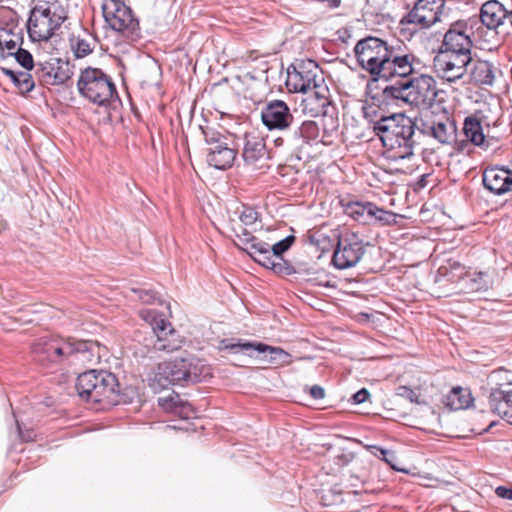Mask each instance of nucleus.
Here are the masks:
<instances>
[{"label":"nucleus","mask_w":512,"mask_h":512,"mask_svg":"<svg viewBox=\"0 0 512 512\" xmlns=\"http://www.w3.org/2000/svg\"><path fill=\"white\" fill-rule=\"evenodd\" d=\"M158 404L164 411L172 413L181 419H189L195 414L192 405L183 400L177 393L167 397H159Z\"/></svg>","instance_id":"nucleus-29"},{"label":"nucleus","mask_w":512,"mask_h":512,"mask_svg":"<svg viewBox=\"0 0 512 512\" xmlns=\"http://www.w3.org/2000/svg\"><path fill=\"white\" fill-rule=\"evenodd\" d=\"M4 37V33L2 32V34H0V50L3 51V47H2V38Z\"/></svg>","instance_id":"nucleus-54"},{"label":"nucleus","mask_w":512,"mask_h":512,"mask_svg":"<svg viewBox=\"0 0 512 512\" xmlns=\"http://www.w3.org/2000/svg\"><path fill=\"white\" fill-rule=\"evenodd\" d=\"M477 24L478 20L476 18L452 23L443 36L439 50L472 55L473 41L471 34Z\"/></svg>","instance_id":"nucleus-17"},{"label":"nucleus","mask_w":512,"mask_h":512,"mask_svg":"<svg viewBox=\"0 0 512 512\" xmlns=\"http://www.w3.org/2000/svg\"><path fill=\"white\" fill-rule=\"evenodd\" d=\"M1 32L4 33V37L2 38V47L3 50L6 49L9 51V55H14V50L17 47V40L14 39H8V37L11 35V30L6 28H1Z\"/></svg>","instance_id":"nucleus-45"},{"label":"nucleus","mask_w":512,"mask_h":512,"mask_svg":"<svg viewBox=\"0 0 512 512\" xmlns=\"http://www.w3.org/2000/svg\"><path fill=\"white\" fill-rule=\"evenodd\" d=\"M471 57L459 52L439 50L433 58L434 72L442 80L455 83L467 74Z\"/></svg>","instance_id":"nucleus-16"},{"label":"nucleus","mask_w":512,"mask_h":512,"mask_svg":"<svg viewBox=\"0 0 512 512\" xmlns=\"http://www.w3.org/2000/svg\"><path fill=\"white\" fill-rule=\"evenodd\" d=\"M463 132L467 140L475 146H486L482 124L478 118L474 116L466 117L463 124Z\"/></svg>","instance_id":"nucleus-32"},{"label":"nucleus","mask_w":512,"mask_h":512,"mask_svg":"<svg viewBox=\"0 0 512 512\" xmlns=\"http://www.w3.org/2000/svg\"><path fill=\"white\" fill-rule=\"evenodd\" d=\"M354 54L358 64L374 81L388 82L395 76H405L419 66V58L403 44L390 45L387 41L367 36L360 39Z\"/></svg>","instance_id":"nucleus-1"},{"label":"nucleus","mask_w":512,"mask_h":512,"mask_svg":"<svg viewBox=\"0 0 512 512\" xmlns=\"http://www.w3.org/2000/svg\"><path fill=\"white\" fill-rule=\"evenodd\" d=\"M490 411L507 421L512 407V383L497 384L488 395Z\"/></svg>","instance_id":"nucleus-23"},{"label":"nucleus","mask_w":512,"mask_h":512,"mask_svg":"<svg viewBox=\"0 0 512 512\" xmlns=\"http://www.w3.org/2000/svg\"><path fill=\"white\" fill-rule=\"evenodd\" d=\"M14 56L17 60V62L24 67L27 70H31L35 67L32 54L22 48H19L15 53Z\"/></svg>","instance_id":"nucleus-42"},{"label":"nucleus","mask_w":512,"mask_h":512,"mask_svg":"<svg viewBox=\"0 0 512 512\" xmlns=\"http://www.w3.org/2000/svg\"><path fill=\"white\" fill-rule=\"evenodd\" d=\"M322 83L323 72L314 60H301L287 70L286 87L290 92L307 93Z\"/></svg>","instance_id":"nucleus-12"},{"label":"nucleus","mask_w":512,"mask_h":512,"mask_svg":"<svg viewBox=\"0 0 512 512\" xmlns=\"http://www.w3.org/2000/svg\"><path fill=\"white\" fill-rule=\"evenodd\" d=\"M444 5L445 0H417L399 24L411 33L427 29L440 21Z\"/></svg>","instance_id":"nucleus-10"},{"label":"nucleus","mask_w":512,"mask_h":512,"mask_svg":"<svg viewBox=\"0 0 512 512\" xmlns=\"http://www.w3.org/2000/svg\"><path fill=\"white\" fill-rule=\"evenodd\" d=\"M497 68L493 62L471 57L468 71L470 81L478 86H493Z\"/></svg>","instance_id":"nucleus-25"},{"label":"nucleus","mask_w":512,"mask_h":512,"mask_svg":"<svg viewBox=\"0 0 512 512\" xmlns=\"http://www.w3.org/2000/svg\"><path fill=\"white\" fill-rule=\"evenodd\" d=\"M77 88L82 97L98 106L108 105L113 98H118L112 78L99 68L81 70Z\"/></svg>","instance_id":"nucleus-7"},{"label":"nucleus","mask_w":512,"mask_h":512,"mask_svg":"<svg viewBox=\"0 0 512 512\" xmlns=\"http://www.w3.org/2000/svg\"><path fill=\"white\" fill-rule=\"evenodd\" d=\"M295 119L290 107L283 100H270L261 109L263 125L269 131H279L282 135L292 130Z\"/></svg>","instance_id":"nucleus-21"},{"label":"nucleus","mask_w":512,"mask_h":512,"mask_svg":"<svg viewBox=\"0 0 512 512\" xmlns=\"http://www.w3.org/2000/svg\"><path fill=\"white\" fill-rule=\"evenodd\" d=\"M310 395L312 398L319 400L324 398L325 392L324 389L319 385H314L310 389Z\"/></svg>","instance_id":"nucleus-50"},{"label":"nucleus","mask_w":512,"mask_h":512,"mask_svg":"<svg viewBox=\"0 0 512 512\" xmlns=\"http://www.w3.org/2000/svg\"><path fill=\"white\" fill-rule=\"evenodd\" d=\"M471 279L474 283L473 289L475 290H487L491 285V280L486 272H478Z\"/></svg>","instance_id":"nucleus-43"},{"label":"nucleus","mask_w":512,"mask_h":512,"mask_svg":"<svg viewBox=\"0 0 512 512\" xmlns=\"http://www.w3.org/2000/svg\"><path fill=\"white\" fill-rule=\"evenodd\" d=\"M397 395L408 399L411 403H420L418 394L408 386H399L397 388Z\"/></svg>","instance_id":"nucleus-47"},{"label":"nucleus","mask_w":512,"mask_h":512,"mask_svg":"<svg viewBox=\"0 0 512 512\" xmlns=\"http://www.w3.org/2000/svg\"><path fill=\"white\" fill-rule=\"evenodd\" d=\"M473 402L470 390L462 387H454L447 395L446 405L451 410H462L468 408Z\"/></svg>","instance_id":"nucleus-33"},{"label":"nucleus","mask_w":512,"mask_h":512,"mask_svg":"<svg viewBox=\"0 0 512 512\" xmlns=\"http://www.w3.org/2000/svg\"><path fill=\"white\" fill-rule=\"evenodd\" d=\"M508 17V8L501 2L497 0L485 2L480 8L479 16L474 17L478 20V24L475 26L477 34L481 36L484 28H486L504 39L508 34L506 30Z\"/></svg>","instance_id":"nucleus-19"},{"label":"nucleus","mask_w":512,"mask_h":512,"mask_svg":"<svg viewBox=\"0 0 512 512\" xmlns=\"http://www.w3.org/2000/svg\"><path fill=\"white\" fill-rule=\"evenodd\" d=\"M510 176L512 177V171L510 170Z\"/></svg>","instance_id":"nucleus-55"},{"label":"nucleus","mask_w":512,"mask_h":512,"mask_svg":"<svg viewBox=\"0 0 512 512\" xmlns=\"http://www.w3.org/2000/svg\"><path fill=\"white\" fill-rule=\"evenodd\" d=\"M67 18V11L58 0H37L27 23L33 41H47Z\"/></svg>","instance_id":"nucleus-5"},{"label":"nucleus","mask_w":512,"mask_h":512,"mask_svg":"<svg viewBox=\"0 0 512 512\" xmlns=\"http://www.w3.org/2000/svg\"><path fill=\"white\" fill-rule=\"evenodd\" d=\"M365 448L375 457L382 459L386 464H388L394 470H397V471L399 470L394 464L397 457L393 451L384 449L377 445H366Z\"/></svg>","instance_id":"nucleus-39"},{"label":"nucleus","mask_w":512,"mask_h":512,"mask_svg":"<svg viewBox=\"0 0 512 512\" xmlns=\"http://www.w3.org/2000/svg\"><path fill=\"white\" fill-rule=\"evenodd\" d=\"M102 12L108 26L127 42L133 43L140 39L139 21L123 0H103Z\"/></svg>","instance_id":"nucleus-8"},{"label":"nucleus","mask_w":512,"mask_h":512,"mask_svg":"<svg viewBox=\"0 0 512 512\" xmlns=\"http://www.w3.org/2000/svg\"><path fill=\"white\" fill-rule=\"evenodd\" d=\"M258 219V212L251 207H244L243 211L240 214V220L245 225H252Z\"/></svg>","instance_id":"nucleus-46"},{"label":"nucleus","mask_w":512,"mask_h":512,"mask_svg":"<svg viewBox=\"0 0 512 512\" xmlns=\"http://www.w3.org/2000/svg\"><path fill=\"white\" fill-rule=\"evenodd\" d=\"M73 71L68 61L51 57L35 64V76L43 86L64 85L71 79Z\"/></svg>","instance_id":"nucleus-22"},{"label":"nucleus","mask_w":512,"mask_h":512,"mask_svg":"<svg viewBox=\"0 0 512 512\" xmlns=\"http://www.w3.org/2000/svg\"><path fill=\"white\" fill-rule=\"evenodd\" d=\"M314 91L305 100V110H309L312 116H325L328 107L331 104L329 99V89L322 83L313 89Z\"/></svg>","instance_id":"nucleus-28"},{"label":"nucleus","mask_w":512,"mask_h":512,"mask_svg":"<svg viewBox=\"0 0 512 512\" xmlns=\"http://www.w3.org/2000/svg\"><path fill=\"white\" fill-rule=\"evenodd\" d=\"M221 350L231 353H244L250 357L255 352L262 354V360L270 365L282 366L289 364L290 354L280 347L270 346L264 343L244 341L241 339H223L220 342Z\"/></svg>","instance_id":"nucleus-11"},{"label":"nucleus","mask_w":512,"mask_h":512,"mask_svg":"<svg viewBox=\"0 0 512 512\" xmlns=\"http://www.w3.org/2000/svg\"><path fill=\"white\" fill-rule=\"evenodd\" d=\"M496 424H497V422H496V421L491 420V421L489 422L488 426H487L486 428H484L482 431H483V432H489V431L492 429V427H493V426H495Z\"/></svg>","instance_id":"nucleus-51"},{"label":"nucleus","mask_w":512,"mask_h":512,"mask_svg":"<svg viewBox=\"0 0 512 512\" xmlns=\"http://www.w3.org/2000/svg\"><path fill=\"white\" fill-rule=\"evenodd\" d=\"M76 389L78 395L87 401L112 405L117 403L119 382L111 372L90 370L78 376Z\"/></svg>","instance_id":"nucleus-6"},{"label":"nucleus","mask_w":512,"mask_h":512,"mask_svg":"<svg viewBox=\"0 0 512 512\" xmlns=\"http://www.w3.org/2000/svg\"><path fill=\"white\" fill-rule=\"evenodd\" d=\"M242 157L247 165H257L267 159L268 152L264 138L256 133H246Z\"/></svg>","instance_id":"nucleus-26"},{"label":"nucleus","mask_w":512,"mask_h":512,"mask_svg":"<svg viewBox=\"0 0 512 512\" xmlns=\"http://www.w3.org/2000/svg\"><path fill=\"white\" fill-rule=\"evenodd\" d=\"M507 422L512 424V406H511L509 417L507 418Z\"/></svg>","instance_id":"nucleus-53"},{"label":"nucleus","mask_w":512,"mask_h":512,"mask_svg":"<svg viewBox=\"0 0 512 512\" xmlns=\"http://www.w3.org/2000/svg\"><path fill=\"white\" fill-rule=\"evenodd\" d=\"M1 71L11 79L13 84L19 89L20 93L26 94L34 89L35 82L30 73L24 71L15 72L10 68L5 67H1Z\"/></svg>","instance_id":"nucleus-34"},{"label":"nucleus","mask_w":512,"mask_h":512,"mask_svg":"<svg viewBox=\"0 0 512 512\" xmlns=\"http://www.w3.org/2000/svg\"><path fill=\"white\" fill-rule=\"evenodd\" d=\"M366 252V244L355 233L339 235L331 262L338 270L355 267Z\"/></svg>","instance_id":"nucleus-15"},{"label":"nucleus","mask_w":512,"mask_h":512,"mask_svg":"<svg viewBox=\"0 0 512 512\" xmlns=\"http://www.w3.org/2000/svg\"><path fill=\"white\" fill-rule=\"evenodd\" d=\"M419 126L403 113L382 116L373 122V131L383 146L388 157L394 160L408 159L414 155V150L420 145Z\"/></svg>","instance_id":"nucleus-2"},{"label":"nucleus","mask_w":512,"mask_h":512,"mask_svg":"<svg viewBox=\"0 0 512 512\" xmlns=\"http://www.w3.org/2000/svg\"><path fill=\"white\" fill-rule=\"evenodd\" d=\"M141 316L149 323L156 336L153 345L156 351L171 353L181 348L182 339L180 335L172 327L171 323L164 318L163 314L149 309L141 311Z\"/></svg>","instance_id":"nucleus-13"},{"label":"nucleus","mask_w":512,"mask_h":512,"mask_svg":"<svg viewBox=\"0 0 512 512\" xmlns=\"http://www.w3.org/2000/svg\"><path fill=\"white\" fill-rule=\"evenodd\" d=\"M484 187L496 195L512 191L510 170L504 167H487L482 175Z\"/></svg>","instance_id":"nucleus-24"},{"label":"nucleus","mask_w":512,"mask_h":512,"mask_svg":"<svg viewBox=\"0 0 512 512\" xmlns=\"http://www.w3.org/2000/svg\"><path fill=\"white\" fill-rule=\"evenodd\" d=\"M372 202H350L345 208V212L348 216L352 217L356 221H362L364 223L369 221L370 206Z\"/></svg>","instance_id":"nucleus-36"},{"label":"nucleus","mask_w":512,"mask_h":512,"mask_svg":"<svg viewBox=\"0 0 512 512\" xmlns=\"http://www.w3.org/2000/svg\"><path fill=\"white\" fill-rule=\"evenodd\" d=\"M208 375L206 366L196 357L187 356L159 363L153 386L161 389L171 385H188L202 381Z\"/></svg>","instance_id":"nucleus-4"},{"label":"nucleus","mask_w":512,"mask_h":512,"mask_svg":"<svg viewBox=\"0 0 512 512\" xmlns=\"http://www.w3.org/2000/svg\"><path fill=\"white\" fill-rule=\"evenodd\" d=\"M418 130L421 135L431 136L440 144L448 145L456 140L455 121L447 115H433L431 110L421 115Z\"/></svg>","instance_id":"nucleus-20"},{"label":"nucleus","mask_w":512,"mask_h":512,"mask_svg":"<svg viewBox=\"0 0 512 512\" xmlns=\"http://www.w3.org/2000/svg\"><path fill=\"white\" fill-rule=\"evenodd\" d=\"M238 238L242 245L241 249L261 266L271 269L277 274L291 275L295 273L294 267L287 261H276L270 244L251 235L247 230H244L243 235Z\"/></svg>","instance_id":"nucleus-9"},{"label":"nucleus","mask_w":512,"mask_h":512,"mask_svg":"<svg viewBox=\"0 0 512 512\" xmlns=\"http://www.w3.org/2000/svg\"><path fill=\"white\" fill-rule=\"evenodd\" d=\"M370 208L369 220L371 223H379L381 225H392L396 223L397 215L394 212L384 210L372 203Z\"/></svg>","instance_id":"nucleus-37"},{"label":"nucleus","mask_w":512,"mask_h":512,"mask_svg":"<svg viewBox=\"0 0 512 512\" xmlns=\"http://www.w3.org/2000/svg\"><path fill=\"white\" fill-rule=\"evenodd\" d=\"M320 135L318 124L312 120L299 123L296 119L292 130L286 135L276 137L273 142L275 147L284 148L288 152H299L305 145L317 141Z\"/></svg>","instance_id":"nucleus-18"},{"label":"nucleus","mask_w":512,"mask_h":512,"mask_svg":"<svg viewBox=\"0 0 512 512\" xmlns=\"http://www.w3.org/2000/svg\"><path fill=\"white\" fill-rule=\"evenodd\" d=\"M133 293L145 304H155L160 302V295L151 289L132 288Z\"/></svg>","instance_id":"nucleus-41"},{"label":"nucleus","mask_w":512,"mask_h":512,"mask_svg":"<svg viewBox=\"0 0 512 512\" xmlns=\"http://www.w3.org/2000/svg\"><path fill=\"white\" fill-rule=\"evenodd\" d=\"M423 67L419 59V66L405 76H395V79L389 80L386 86L382 88V94L385 100H402L405 103L416 107L431 106L435 101L436 81L427 74H418Z\"/></svg>","instance_id":"nucleus-3"},{"label":"nucleus","mask_w":512,"mask_h":512,"mask_svg":"<svg viewBox=\"0 0 512 512\" xmlns=\"http://www.w3.org/2000/svg\"><path fill=\"white\" fill-rule=\"evenodd\" d=\"M99 350L100 346L96 342L54 337V350L52 351L54 366L71 361L73 358L91 361L94 356L100 357Z\"/></svg>","instance_id":"nucleus-14"},{"label":"nucleus","mask_w":512,"mask_h":512,"mask_svg":"<svg viewBox=\"0 0 512 512\" xmlns=\"http://www.w3.org/2000/svg\"><path fill=\"white\" fill-rule=\"evenodd\" d=\"M370 396L369 391L366 388H362L352 396V401L355 404H361L365 402Z\"/></svg>","instance_id":"nucleus-48"},{"label":"nucleus","mask_w":512,"mask_h":512,"mask_svg":"<svg viewBox=\"0 0 512 512\" xmlns=\"http://www.w3.org/2000/svg\"><path fill=\"white\" fill-rule=\"evenodd\" d=\"M201 131L204 136L205 142L209 146L208 148H215L227 144V137L220 133L213 127L210 126H201Z\"/></svg>","instance_id":"nucleus-38"},{"label":"nucleus","mask_w":512,"mask_h":512,"mask_svg":"<svg viewBox=\"0 0 512 512\" xmlns=\"http://www.w3.org/2000/svg\"><path fill=\"white\" fill-rule=\"evenodd\" d=\"M83 36L78 35L71 39V47L77 58H83L89 55L96 45V38L84 31Z\"/></svg>","instance_id":"nucleus-35"},{"label":"nucleus","mask_w":512,"mask_h":512,"mask_svg":"<svg viewBox=\"0 0 512 512\" xmlns=\"http://www.w3.org/2000/svg\"><path fill=\"white\" fill-rule=\"evenodd\" d=\"M53 350L54 336L40 337L32 345L35 361L46 368L54 366Z\"/></svg>","instance_id":"nucleus-31"},{"label":"nucleus","mask_w":512,"mask_h":512,"mask_svg":"<svg viewBox=\"0 0 512 512\" xmlns=\"http://www.w3.org/2000/svg\"><path fill=\"white\" fill-rule=\"evenodd\" d=\"M495 494L500 498L512 500V486H498L495 489Z\"/></svg>","instance_id":"nucleus-49"},{"label":"nucleus","mask_w":512,"mask_h":512,"mask_svg":"<svg viewBox=\"0 0 512 512\" xmlns=\"http://www.w3.org/2000/svg\"><path fill=\"white\" fill-rule=\"evenodd\" d=\"M295 239L296 238L294 235H288L277 243L270 245V249L276 261H285L283 254L290 249V247L295 242Z\"/></svg>","instance_id":"nucleus-40"},{"label":"nucleus","mask_w":512,"mask_h":512,"mask_svg":"<svg viewBox=\"0 0 512 512\" xmlns=\"http://www.w3.org/2000/svg\"><path fill=\"white\" fill-rule=\"evenodd\" d=\"M335 463L338 466H347L352 463L353 468L350 473L351 486H357V483H365L369 477V463L363 459L355 458L352 452H343L337 455Z\"/></svg>","instance_id":"nucleus-27"},{"label":"nucleus","mask_w":512,"mask_h":512,"mask_svg":"<svg viewBox=\"0 0 512 512\" xmlns=\"http://www.w3.org/2000/svg\"><path fill=\"white\" fill-rule=\"evenodd\" d=\"M236 156V150L229 147L227 143L217 149L208 148L207 163L218 170H226L232 167Z\"/></svg>","instance_id":"nucleus-30"},{"label":"nucleus","mask_w":512,"mask_h":512,"mask_svg":"<svg viewBox=\"0 0 512 512\" xmlns=\"http://www.w3.org/2000/svg\"><path fill=\"white\" fill-rule=\"evenodd\" d=\"M439 271L442 274H447L448 271H456L458 272L457 276L462 277L466 274L465 267L458 261L449 259L447 261V265H443L439 268Z\"/></svg>","instance_id":"nucleus-44"},{"label":"nucleus","mask_w":512,"mask_h":512,"mask_svg":"<svg viewBox=\"0 0 512 512\" xmlns=\"http://www.w3.org/2000/svg\"><path fill=\"white\" fill-rule=\"evenodd\" d=\"M508 14H509V17L507 18V24L512 26V8L508 9Z\"/></svg>","instance_id":"nucleus-52"}]
</instances>
